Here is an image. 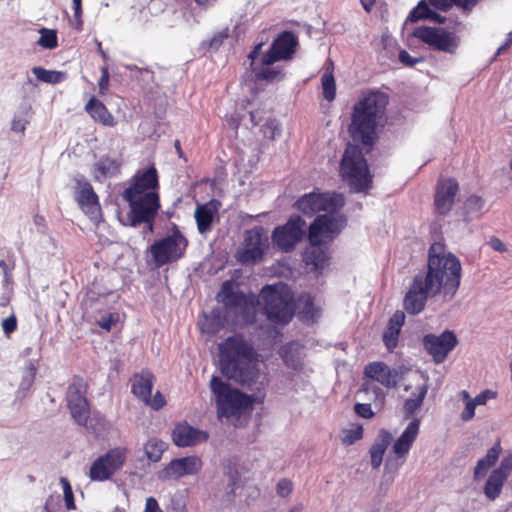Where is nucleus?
Returning <instances> with one entry per match:
<instances>
[{
	"label": "nucleus",
	"mask_w": 512,
	"mask_h": 512,
	"mask_svg": "<svg viewBox=\"0 0 512 512\" xmlns=\"http://www.w3.org/2000/svg\"><path fill=\"white\" fill-rule=\"evenodd\" d=\"M344 205L345 199L342 194L320 192L319 189H315L301 196L294 207L306 216H313L321 211L337 213Z\"/></svg>",
	"instance_id": "nucleus-9"
},
{
	"label": "nucleus",
	"mask_w": 512,
	"mask_h": 512,
	"mask_svg": "<svg viewBox=\"0 0 512 512\" xmlns=\"http://www.w3.org/2000/svg\"><path fill=\"white\" fill-rule=\"evenodd\" d=\"M269 247L267 231L262 226H255L245 231L243 248L239 252V260L246 263L260 261Z\"/></svg>",
	"instance_id": "nucleus-15"
},
{
	"label": "nucleus",
	"mask_w": 512,
	"mask_h": 512,
	"mask_svg": "<svg viewBox=\"0 0 512 512\" xmlns=\"http://www.w3.org/2000/svg\"><path fill=\"white\" fill-rule=\"evenodd\" d=\"M354 412L361 418L371 419L375 413L371 408L370 403H356L354 406Z\"/></svg>",
	"instance_id": "nucleus-51"
},
{
	"label": "nucleus",
	"mask_w": 512,
	"mask_h": 512,
	"mask_svg": "<svg viewBox=\"0 0 512 512\" xmlns=\"http://www.w3.org/2000/svg\"><path fill=\"white\" fill-rule=\"evenodd\" d=\"M188 244V239L181 232L178 225L173 224L171 234L154 241L148 251L152 256L155 266L160 268L183 258Z\"/></svg>",
	"instance_id": "nucleus-7"
},
{
	"label": "nucleus",
	"mask_w": 512,
	"mask_h": 512,
	"mask_svg": "<svg viewBox=\"0 0 512 512\" xmlns=\"http://www.w3.org/2000/svg\"><path fill=\"white\" fill-rule=\"evenodd\" d=\"M496 392L486 389L478 394L475 398H472L476 405H485L488 400L494 399L496 397Z\"/></svg>",
	"instance_id": "nucleus-57"
},
{
	"label": "nucleus",
	"mask_w": 512,
	"mask_h": 512,
	"mask_svg": "<svg viewBox=\"0 0 512 512\" xmlns=\"http://www.w3.org/2000/svg\"><path fill=\"white\" fill-rule=\"evenodd\" d=\"M195 219L198 231L203 234L211 230L213 222V211L207 205H198L195 210Z\"/></svg>",
	"instance_id": "nucleus-38"
},
{
	"label": "nucleus",
	"mask_w": 512,
	"mask_h": 512,
	"mask_svg": "<svg viewBox=\"0 0 512 512\" xmlns=\"http://www.w3.org/2000/svg\"><path fill=\"white\" fill-rule=\"evenodd\" d=\"M293 490V483L287 478H282L276 485V491L278 496L287 497Z\"/></svg>",
	"instance_id": "nucleus-52"
},
{
	"label": "nucleus",
	"mask_w": 512,
	"mask_h": 512,
	"mask_svg": "<svg viewBox=\"0 0 512 512\" xmlns=\"http://www.w3.org/2000/svg\"><path fill=\"white\" fill-rule=\"evenodd\" d=\"M113 322H114L113 317H112V315L110 314V315H109V316H107V317H102V318L98 321V325H99L101 328H103V329H105V330L109 331V330L111 329L112 325H113Z\"/></svg>",
	"instance_id": "nucleus-64"
},
{
	"label": "nucleus",
	"mask_w": 512,
	"mask_h": 512,
	"mask_svg": "<svg viewBox=\"0 0 512 512\" xmlns=\"http://www.w3.org/2000/svg\"><path fill=\"white\" fill-rule=\"evenodd\" d=\"M218 300L224 303L227 308H242L247 305V298L242 291H235L230 281L222 284L221 290L217 295Z\"/></svg>",
	"instance_id": "nucleus-30"
},
{
	"label": "nucleus",
	"mask_w": 512,
	"mask_h": 512,
	"mask_svg": "<svg viewBox=\"0 0 512 512\" xmlns=\"http://www.w3.org/2000/svg\"><path fill=\"white\" fill-rule=\"evenodd\" d=\"M267 319L277 325L289 324L295 314L293 293L286 284L266 285L260 292Z\"/></svg>",
	"instance_id": "nucleus-5"
},
{
	"label": "nucleus",
	"mask_w": 512,
	"mask_h": 512,
	"mask_svg": "<svg viewBox=\"0 0 512 512\" xmlns=\"http://www.w3.org/2000/svg\"><path fill=\"white\" fill-rule=\"evenodd\" d=\"M429 4L440 11H448L457 6L465 14H469L478 5L480 0H428Z\"/></svg>",
	"instance_id": "nucleus-33"
},
{
	"label": "nucleus",
	"mask_w": 512,
	"mask_h": 512,
	"mask_svg": "<svg viewBox=\"0 0 512 512\" xmlns=\"http://www.w3.org/2000/svg\"><path fill=\"white\" fill-rule=\"evenodd\" d=\"M88 385L80 376H74L66 392L67 406L72 418L80 426H86L90 408L86 397Z\"/></svg>",
	"instance_id": "nucleus-12"
},
{
	"label": "nucleus",
	"mask_w": 512,
	"mask_h": 512,
	"mask_svg": "<svg viewBox=\"0 0 512 512\" xmlns=\"http://www.w3.org/2000/svg\"><path fill=\"white\" fill-rule=\"evenodd\" d=\"M389 95L378 89L362 92L352 107L348 132L353 143H348L340 162V175L355 192L370 188L372 176L365 153H369L379 138L387 116Z\"/></svg>",
	"instance_id": "nucleus-1"
},
{
	"label": "nucleus",
	"mask_w": 512,
	"mask_h": 512,
	"mask_svg": "<svg viewBox=\"0 0 512 512\" xmlns=\"http://www.w3.org/2000/svg\"><path fill=\"white\" fill-rule=\"evenodd\" d=\"M167 445L164 441L152 438L148 440L144 445V452L148 460L152 462L160 461Z\"/></svg>",
	"instance_id": "nucleus-41"
},
{
	"label": "nucleus",
	"mask_w": 512,
	"mask_h": 512,
	"mask_svg": "<svg viewBox=\"0 0 512 512\" xmlns=\"http://www.w3.org/2000/svg\"><path fill=\"white\" fill-rule=\"evenodd\" d=\"M412 35L434 51L454 54L459 46L455 33L444 28L419 26L413 30Z\"/></svg>",
	"instance_id": "nucleus-11"
},
{
	"label": "nucleus",
	"mask_w": 512,
	"mask_h": 512,
	"mask_svg": "<svg viewBox=\"0 0 512 512\" xmlns=\"http://www.w3.org/2000/svg\"><path fill=\"white\" fill-rule=\"evenodd\" d=\"M459 185L455 178L439 179L434 196V207L439 215H446L453 207Z\"/></svg>",
	"instance_id": "nucleus-19"
},
{
	"label": "nucleus",
	"mask_w": 512,
	"mask_h": 512,
	"mask_svg": "<svg viewBox=\"0 0 512 512\" xmlns=\"http://www.w3.org/2000/svg\"><path fill=\"white\" fill-rule=\"evenodd\" d=\"M422 274L434 291L451 300L460 286L461 264L452 253H446L444 244L435 242L428 250L427 272Z\"/></svg>",
	"instance_id": "nucleus-4"
},
{
	"label": "nucleus",
	"mask_w": 512,
	"mask_h": 512,
	"mask_svg": "<svg viewBox=\"0 0 512 512\" xmlns=\"http://www.w3.org/2000/svg\"><path fill=\"white\" fill-rule=\"evenodd\" d=\"M213 322L214 319H209L206 317L205 321L201 323V330L210 335L216 334L220 327L219 325H214Z\"/></svg>",
	"instance_id": "nucleus-58"
},
{
	"label": "nucleus",
	"mask_w": 512,
	"mask_h": 512,
	"mask_svg": "<svg viewBox=\"0 0 512 512\" xmlns=\"http://www.w3.org/2000/svg\"><path fill=\"white\" fill-rule=\"evenodd\" d=\"M323 97L327 101H333L336 97V82L334 78V64L331 60L327 63L321 77Z\"/></svg>",
	"instance_id": "nucleus-34"
},
{
	"label": "nucleus",
	"mask_w": 512,
	"mask_h": 512,
	"mask_svg": "<svg viewBox=\"0 0 512 512\" xmlns=\"http://www.w3.org/2000/svg\"><path fill=\"white\" fill-rule=\"evenodd\" d=\"M305 221L298 215L292 216L288 221L275 227L272 232L274 247L282 252L292 251L304 236Z\"/></svg>",
	"instance_id": "nucleus-13"
},
{
	"label": "nucleus",
	"mask_w": 512,
	"mask_h": 512,
	"mask_svg": "<svg viewBox=\"0 0 512 512\" xmlns=\"http://www.w3.org/2000/svg\"><path fill=\"white\" fill-rule=\"evenodd\" d=\"M363 376L378 382L387 389L397 386L398 372L380 361L368 363L364 367Z\"/></svg>",
	"instance_id": "nucleus-22"
},
{
	"label": "nucleus",
	"mask_w": 512,
	"mask_h": 512,
	"mask_svg": "<svg viewBox=\"0 0 512 512\" xmlns=\"http://www.w3.org/2000/svg\"><path fill=\"white\" fill-rule=\"evenodd\" d=\"M304 261L314 272L321 273L328 265L329 253L321 246H311L304 254Z\"/></svg>",
	"instance_id": "nucleus-31"
},
{
	"label": "nucleus",
	"mask_w": 512,
	"mask_h": 512,
	"mask_svg": "<svg viewBox=\"0 0 512 512\" xmlns=\"http://www.w3.org/2000/svg\"><path fill=\"white\" fill-rule=\"evenodd\" d=\"M404 323L405 314L400 310H397L389 319L383 333V342L388 351H393L397 347L401 328Z\"/></svg>",
	"instance_id": "nucleus-24"
},
{
	"label": "nucleus",
	"mask_w": 512,
	"mask_h": 512,
	"mask_svg": "<svg viewBox=\"0 0 512 512\" xmlns=\"http://www.w3.org/2000/svg\"><path fill=\"white\" fill-rule=\"evenodd\" d=\"M493 471L499 472L501 475L505 476V478H508L512 471V453L505 456L500 463V466Z\"/></svg>",
	"instance_id": "nucleus-53"
},
{
	"label": "nucleus",
	"mask_w": 512,
	"mask_h": 512,
	"mask_svg": "<svg viewBox=\"0 0 512 512\" xmlns=\"http://www.w3.org/2000/svg\"><path fill=\"white\" fill-rule=\"evenodd\" d=\"M359 392L366 395H371L369 399L375 404L382 406L384 404L386 394L382 388L378 386V382H375L365 376H363V383Z\"/></svg>",
	"instance_id": "nucleus-36"
},
{
	"label": "nucleus",
	"mask_w": 512,
	"mask_h": 512,
	"mask_svg": "<svg viewBox=\"0 0 512 512\" xmlns=\"http://www.w3.org/2000/svg\"><path fill=\"white\" fill-rule=\"evenodd\" d=\"M484 199L478 195H470L465 201V211L467 214L479 213L484 207Z\"/></svg>",
	"instance_id": "nucleus-45"
},
{
	"label": "nucleus",
	"mask_w": 512,
	"mask_h": 512,
	"mask_svg": "<svg viewBox=\"0 0 512 512\" xmlns=\"http://www.w3.org/2000/svg\"><path fill=\"white\" fill-rule=\"evenodd\" d=\"M85 111L95 122L105 127H114L116 125L114 116L104 103L95 96H92L86 103Z\"/></svg>",
	"instance_id": "nucleus-25"
},
{
	"label": "nucleus",
	"mask_w": 512,
	"mask_h": 512,
	"mask_svg": "<svg viewBox=\"0 0 512 512\" xmlns=\"http://www.w3.org/2000/svg\"><path fill=\"white\" fill-rule=\"evenodd\" d=\"M32 73L35 75V77L44 83L49 84H58L63 82L66 79V73L62 71H56V70H47L43 67H33Z\"/></svg>",
	"instance_id": "nucleus-39"
},
{
	"label": "nucleus",
	"mask_w": 512,
	"mask_h": 512,
	"mask_svg": "<svg viewBox=\"0 0 512 512\" xmlns=\"http://www.w3.org/2000/svg\"><path fill=\"white\" fill-rule=\"evenodd\" d=\"M439 293L433 290L431 282L423 274H417L403 299L405 311L411 315L421 313L426 306L428 298L436 296Z\"/></svg>",
	"instance_id": "nucleus-14"
},
{
	"label": "nucleus",
	"mask_w": 512,
	"mask_h": 512,
	"mask_svg": "<svg viewBox=\"0 0 512 512\" xmlns=\"http://www.w3.org/2000/svg\"><path fill=\"white\" fill-rule=\"evenodd\" d=\"M121 163L110 156H102L92 169L93 179L102 182L107 177H114L120 173Z\"/></svg>",
	"instance_id": "nucleus-29"
},
{
	"label": "nucleus",
	"mask_w": 512,
	"mask_h": 512,
	"mask_svg": "<svg viewBox=\"0 0 512 512\" xmlns=\"http://www.w3.org/2000/svg\"><path fill=\"white\" fill-rule=\"evenodd\" d=\"M2 329L5 335L9 336L17 329V318L15 315H10L2 321Z\"/></svg>",
	"instance_id": "nucleus-55"
},
{
	"label": "nucleus",
	"mask_w": 512,
	"mask_h": 512,
	"mask_svg": "<svg viewBox=\"0 0 512 512\" xmlns=\"http://www.w3.org/2000/svg\"><path fill=\"white\" fill-rule=\"evenodd\" d=\"M159 175L154 165L138 169L129 179L121 196L128 203L127 219L131 227L145 225L146 232L154 231L155 218L161 208Z\"/></svg>",
	"instance_id": "nucleus-2"
},
{
	"label": "nucleus",
	"mask_w": 512,
	"mask_h": 512,
	"mask_svg": "<svg viewBox=\"0 0 512 512\" xmlns=\"http://www.w3.org/2000/svg\"><path fill=\"white\" fill-rule=\"evenodd\" d=\"M143 402L154 410H159L166 404L164 396L159 391H157L153 397L150 395L148 398H145Z\"/></svg>",
	"instance_id": "nucleus-50"
},
{
	"label": "nucleus",
	"mask_w": 512,
	"mask_h": 512,
	"mask_svg": "<svg viewBox=\"0 0 512 512\" xmlns=\"http://www.w3.org/2000/svg\"><path fill=\"white\" fill-rule=\"evenodd\" d=\"M101 71V77L98 81V87H99V94L105 95L109 89L110 86V74H109V68L107 65H104L100 68Z\"/></svg>",
	"instance_id": "nucleus-48"
},
{
	"label": "nucleus",
	"mask_w": 512,
	"mask_h": 512,
	"mask_svg": "<svg viewBox=\"0 0 512 512\" xmlns=\"http://www.w3.org/2000/svg\"><path fill=\"white\" fill-rule=\"evenodd\" d=\"M280 357L282 358L283 362L291 368L296 369L298 366V360L295 359L290 345H285L281 347L279 351Z\"/></svg>",
	"instance_id": "nucleus-47"
},
{
	"label": "nucleus",
	"mask_w": 512,
	"mask_h": 512,
	"mask_svg": "<svg viewBox=\"0 0 512 512\" xmlns=\"http://www.w3.org/2000/svg\"><path fill=\"white\" fill-rule=\"evenodd\" d=\"M144 512H162V511L159 508L157 500L153 497H149L146 500Z\"/></svg>",
	"instance_id": "nucleus-61"
},
{
	"label": "nucleus",
	"mask_w": 512,
	"mask_h": 512,
	"mask_svg": "<svg viewBox=\"0 0 512 512\" xmlns=\"http://www.w3.org/2000/svg\"><path fill=\"white\" fill-rule=\"evenodd\" d=\"M40 38L37 44L45 49H55L58 46L57 34L55 30L42 28L40 29Z\"/></svg>",
	"instance_id": "nucleus-43"
},
{
	"label": "nucleus",
	"mask_w": 512,
	"mask_h": 512,
	"mask_svg": "<svg viewBox=\"0 0 512 512\" xmlns=\"http://www.w3.org/2000/svg\"><path fill=\"white\" fill-rule=\"evenodd\" d=\"M431 12L432 10L429 8L428 3L425 0H421L409 13L408 20L414 23L419 20L429 19Z\"/></svg>",
	"instance_id": "nucleus-44"
},
{
	"label": "nucleus",
	"mask_w": 512,
	"mask_h": 512,
	"mask_svg": "<svg viewBox=\"0 0 512 512\" xmlns=\"http://www.w3.org/2000/svg\"><path fill=\"white\" fill-rule=\"evenodd\" d=\"M422 344L436 364L444 362L448 354L457 346L458 340L453 331L445 330L440 335L426 334Z\"/></svg>",
	"instance_id": "nucleus-18"
},
{
	"label": "nucleus",
	"mask_w": 512,
	"mask_h": 512,
	"mask_svg": "<svg viewBox=\"0 0 512 512\" xmlns=\"http://www.w3.org/2000/svg\"><path fill=\"white\" fill-rule=\"evenodd\" d=\"M210 389L215 398L217 417L232 418L241 416L255 402L252 395H247L223 381L218 376H212Z\"/></svg>",
	"instance_id": "nucleus-6"
},
{
	"label": "nucleus",
	"mask_w": 512,
	"mask_h": 512,
	"mask_svg": "<svg viewBox=\"0 0 512 512\" xmlns=\"http://www.w3.org/2000/svg\"><path fill=\"white\" fill-rule=\"evenodd\" d=\"M460 396H461L463 402L465 403V408L461 412L460 418H461L462 421L468 422V421H470V420H472L474 418V416H475V408H476L477 405L474 402V400L471 398V396H470L468 391L462 390L460 392Z\"/></svg>",
	"instance_id": "nucleus-42"
},
{
	"label": "nucleus",
	"mask_w": 512,
	"mask_h": 512,
	"mask_svg": "<svg viewBox=\"0 0 512 512\" xmlns=\"http://www.w3.org/2000/svg\"><path fill=\"white\" fill-rule=\"evenodd\" d=\"M300 308V317L303 320L314 321L319 316V309L314 305V299L309 294H303L298 299Z\"/></svg>",
	"instance_id": "nucleus-40"
},
{
	"label": "nucleus",
	"mask_w": 512,
	"mask_h": 512,
	"mask_svg": "<svg viewBox=\"0 0 512 512\" xmlns=\"http://www.w3.org/2000/svg\"><path fill=\"white\" fill-rule=\"evenodd\" d=\"M502 451V447L500 445V441H497L487 452L485 457L481 458L475 468H474V478L479 479L484 477L488 470L494 466L497 462L500 453Z\"/></svg>",
	"instance_id": "nucleus-32"
},
{
	"label": "nucleus",
	"mask_w": 512,
	"mask_h": 512,
	"mask_svg": "<svg viewBox=\"0 0 512 512\" xmlns=\"http://www.w3.org/2000/svg\"><path fill=\"white\" fill-rule=\"evenodd\" d=\"M209 434L190 426L187 422L178 423L172 431L173 443L178 447H191L207 441Z\"/></svg>",
	"instance_id": "nucleus-21"
},
{
	"label": "nucleus",
	"mask_w": 512,
	"mask_h": 512,
	"mask_svg": "<svg viewBox=\"0 0 512 512\" xmlns=\"http://www.w3.org/2000/svg\"><path fill=\"white\" fill-rule=\"evenodd\" d=\"M399 61L407 67H413L422 62V58H414L406 50H402L399 53Z\"/></svg>",
	"instance_id": "nucleus-56"
},
{
	"label": "nucleus",
	"mask_w": 512,
	"mask_h": 512,
	"mask_svg": "<svg viewBox=\"0 0 512 512\" xmlns=\"http://www.w3.org/2000/svg\"><path fill=\"white\" fill-rule=\"evenodd\" d=\"M27 124H28L27 120L14 117L12 120V123H11V129L14 132L24 134Z\"/></svg>",
	"instance_id": "nucleus-59"
},
{
	"label": "nucleus",
	"mask_w": 512,
	"mask_h": 512,
	"mask_svg": "<svg viewBox=\"0 0 512 512\" xmlns=\"http://www.w3.org/2000/svg\"><path fill=\"white\" fill-rule=\"evenodd\" d=\"M346 225V216L338 214V212L318 215L308 228V242L310 246H322L332 243Z\"/></svg>",
	"instance_id": "nucleus-8"
},
{
	"label": "nucleus",
	"mask_w": 512,
	"mask_h": 512,
	"mask_svg": "<svg viewBox=\"0 0 512 512\" xmlns=\"http://www.w3.org/2000/svg\"><path fill=\"white\" fill-rule=\"evenodd\" d=\"M392 438V434L386 429H381L378 432L377 437L369 450L371 466L374 469L381 466L383 456L388 446L391 444Z\"/></svg>",
	"instance_id": "nucleus-27"
},
{
	"label": "nucleus",
	"mask_w": 512,
	"mask_h": 512,
	"mask_svg": "<svg viewBox=\"0 0 512 512\" xmlns=\"http://www.w3.org/2000/svg\"><path fill=\"white\" fill-rule=\"evenodd\" d=\"M61 483L63 485V493H64V501L67 510H75V500L72 487L69 481L66 478H61Z\"/></svg>",
	"instance_id": "nucleus-46"
},
{
	"label": "nucleus",
	"mask_w": 512,
	"mask_h": 512,
	"mask_svg": "<svg viewBox=\"0 0 512 512\" xmlns=\"http://www.w3.org/2000/svg\"><path fill=\"white\" fill-rule=\"evenodd\" d=\"M299 45L297 35L292 31H282L272 41L270 48L263 54L264 64H275L279 61L293 59Z\"/></svg>",
	"instance_id": "nucleus-16"
},
{
	"label": "nucleus",
	"mask_w": 512,
	"mask_h": 512,
	"mask_svg": "<svg viewBox=\"0 0 512 512\" xmlns=\"http://www.w3.org/2000/svg\"><path fill=\"white\" fill-rule=\"evenodd\" d=\"M506 480L507 478H505V476L501 475L499 472L492 471L484 486L485 496L489 500H495L500 495Z\"/></svg>",
	"instance_id": "nucleus-35"
},
{
	"label": "nucleus",
	"mask_w": 512,
	"mask_h": 512,
	"mask_svg": "<svg viewBox=\"0 0 512 512\" xmlns=\"http://www.w3.org/2000/svg\"><path fill=\"white\" fill-rule=\"evenodd\" d=\"M489 245L498 252H505L507 250L505 244L497 237H492L489 241Z\"/></svg>",
	"instance_id": "nucleus-62"
},
{
	"label": "nucleus",
	"mask_w": 512,
	"mask_h": 512,
	"mask_svg": "<svg viewBox=\"0 0 512 512\" xmlns=\"http://www.w3.org/2000/svg\"><path fill=\"white\" fill-rule=\"evenodd\" d=\"M426 394L427 387L425 385H420L416 387V392L413 393V396L405 400L403 409L407 418L413 416L414 413L422 406Z\"/></svg>",
	"instance_id": "nucleus-37"
},
{
	"label": "nucleus",
	"mask_w": 512,
	"mask_h": 512,
	"mask_svg": "<svg viewBox=\"0 0 512 512\" xmlns=\"http://www.w3.org/2000/svg\"><path fill=\"white\" fill-rule=\"evenodd\" d=\"M222 374L235 383L258 392L263 390L259 369V354L242 335L228 337L219 345Z\"/></svg>",
	"instance_id": "nucleus-3"
},
{
	"label": "nucleus",
	"mask_w": 512,
	"mask_h": 512,
	"mask_svg": "<svg viewBox=\"0 0 512 512\" xmlns=\"http://www.w3.org/2000/svg\"><path fill=\"white\" fill-rule=\"evenodd\" d=\"M155 376L148 369H143L131 378V392L141 401L152 393Z\"/></svg>",
	"instance_id": "nucleus-26"
},
{
	"label": "nucleus",
	"mask_w": 512,
	"mask_h": 512,
	"mask_svg": "<svg viewBox=\"0 0 512 512\" xmlns=\"http://www.w3.org/2000/svg\"><path fill=\"white\" fill-rule=\"evenodd\" d=\"M263 45H264V43L260 42V43L256 44L253 47V49L249 52L248 58L251 60V63H257L256 59L260 55Z\"/></svg>",
	"instance_id": "nucleus-63"
},
{
	"label": "nucleus",
	"mask_w": 512,
	"mask_h": 512,
	"mask_svg": "<svg viewBox=\"0 0 512 512\" xmlns=\"http://www.w3.org/2000/svg\"><path fill=\"white\" fill-rule=\"evenodd\" d=\"M75 182V200L77 201L80 208L86 214H93L100 210L99 198L94 191L91 183L83 175H76L74 178Z\"/></svg>",
	"instance_id": "nucleus-20"
},
{
	"label": "nucleus",
	"mask_w": 512,
	"mask_h": 512,
	"mask_svg": "<svg viewBox=\"0 0 512 512\" xmlns=\"http://www.w3.org/2000/svg\"><path fill=\"white\" fill-rule=\"evenodd\" d=\"M363 437V428L361 426H357L355 429H351L346 431L342 442L344 445H352L356 441L362 439Z\"/></svg>",
	"instance_id": "nucleus-49"
},
{
	"label": "nucleus",
	"mask_w": 512,
	"mask_h": 512,
	"mask_svg": "<svg viewBox=\"0 0 512 512\" xmlns=\"http://www.w3.org/2000/svg\"><path fill=\"white\" fill-rule=\"evenodd\" d=\"M203 468V461L197 455L172 459L158 473L161 481L179 480L186 476L197 475Z\"/></svg>",
	"instance_id": "nucleus-17"
},
{
	"label": "nucleus",
	"mask_w": 512,
	"mask_h": 512,
	"mask_svg": "<svg viewBox=\"0 0 512 512\" xmlns=\"http://www.w3.org/2000/svg\"><path fill=\"white\" fill-rule=\"evenodd\" d=\"M128 455L126 447H114L97 457L91 464L88 477L91 481L104 482L122 469Z\"/></svg>",
	"instance_id": "nucleus-10"
},
{
	"label": "nucleus",
	"mask_w": 512,
	"mask_h": 512,
	"mask_svg": "<svg viewBox=\"0 0 512 512\" xmlns=\"http://www.w3.org/2000/svg\"><path fill=\"white\" fill-rule=\"evenodd\" d=\"M14 267H15L14 262L10 266L4 259H0V268L2 269V272H3V276H4L3 282L5 285H9L12 283V281H13L12 271H13Z\"/></svg>",
	"instance_id": "nucleus-54"
},
{
	"label": "nucleus",
	"mask_w": 512,
	"mask_h": 512,
	"mask_svg": "<svg viewBox=\"0 0 512 512\" xmlns=\"http://www.w3.org/2000/svg\"><path fill=\"white\" fill-rule=\"evenodd\" d=\"M74 4V20L76 22V26L75 28L77 30H80L82 28V19H81V15H82V1H78V2H73Z\"/></svg>",
	"instance_id": "nucleus-60"
},
{
	"label": "nucleus",
	"mask_w": 512,
	"mask_h": 512,
	"mask_svg": "<svg viewBox=\"0 0 512 512\" xmlns=\"http://www.w3.org/2000/svg\"><path fill=\"white\" fill-rule=\"evenodd\" d=\"M419 428L420 420L415 418L397 438L392 446V452L395 454L396 458L405 460L419 434Z\"/></svg>",
	"instance_id": "nucleus-23"
},
{
	"label": "nucleus",
	"mask_w": 512,
	"mask_h": 512,
	"mask_svg": "<svg viewBox=\"0 0 512 512\" xmlns=\"http://www.w3.org/2000/svg\"><path fill=\"white\" fill-rule=\"evenodd\" d=\"M274 64H264L263 56L260 59V63H251L250 69L254 73L256 81H265L272 83L274 81H280L284 79L285 73L279 66H273Z\"/></svg>",
	"instance_id": "nucleus-28"
}]
</instances>
